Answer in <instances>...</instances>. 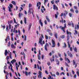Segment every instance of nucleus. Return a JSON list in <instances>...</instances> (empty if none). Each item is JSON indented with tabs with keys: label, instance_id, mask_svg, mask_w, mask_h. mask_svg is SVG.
Returning <instances> with one entry per match:
<instances>
[{
	"label": "nucleus",
	"instance_id": "f8f14e48",
	"mask_svg": "<svg viewBox=\"0 0 79 79\" xmlns=\"http://www.w3.org/2000/svg\"><path fill=\"white\" fill-rule=\"evenodd\" d=\"M4 53L5 56H6V55H7V53H9V52H8V51H7V50L6 49L5 50Z\"/></svg>",
	"mask_w": 79,
	"mask_h": 79
},
{
	"label": "nucleus",
	"instance_id": "ea45409f",
	"mask_svg": "<svg viewBox=\"0 0 79 79\" xmlns=\"http://www.w3.org/2000/svg\"><path fill=\"white\" fill-rule=\"evenodd\" d=\"M75 12H76V13L77 14V13H79V11H78V10H77V9H76L75 10Z\"/></svg>",
	"mask_w": 79,
	"mask_h": 79
},
{
	"label": "nucleus",
	"instance_id": "39448f33",
	"mask_svg": "<svg viewBox=\"0 0 79 79\" xmlns=\"http://www.w3.org/2000/svg\"><path fill=\"white\" fill-rule=\"evenodd\" d=\"M40 55H41L40 50H39V54L38 55V58L39 60H40V58H41V56H40Z\"/></svg>",
	"mask_w": 79,
	"mask_h": 79
},
{
	"label": "nucleus",
	"instance_id": "c756f323",
	"mask_svg": "<svg viewBox=\"0 0 79 79\" xmlns=\"http://www.w3.org/2000/svg\"><path fill=\"white\" fill-rule=\"evenodd\" d=\"M75 33H74V35H76V34H77V31L76 30H75Z\"/></svg>",
	"mask_w": 79,
	"mask_h": 79
},
{
	"label": "nucleus",
	"instance_id": "5701e85b",
	"mask_svg": "<svg viewBox=\"0 0 79 79\" xmlns=\"http://www.w3.org/2000/svg\"><path fill=\"white\" fill-rule=\"evenodd\" d=\"M9 57L10 59H12L11 58V52H10L9 54Z\"/></svg>",
	"mask_w": 79,
	"mask_h": 79
},
{
	"label": "nucleus",
	"instance_id": "de8ad7c7",
	"mask_svg": "<svg viewBox=\"0 0 79 79\" xmlns=\"http://www.w3.org/2000/svg\"><path fill=\"white\" fill-rule=\"evenodd\" d=\"M24 36H25L24 40H25L26 41V39L27 38V37L26 36V35H24Z\"/></svg>",
	"mask_w": 79,
	"mask_h": 79
},
{
	"label": "nucleus",
	"instance_id": "bf43d9fd",
	"mask_svg": "<svg viewBox=\"0 0 79 79\" xmlns=\"http://www.w3.org/2000/svg\"><path fill=\"white\" fill-rule=\"evenodd\" d=\"M14 23H16V19H14Z\"/></svg>",
	"mask_w": 79,
	"mask_h": 79
},
{
	"label": "nucleus",
	"instance_id": "49530a36",
	"mask_svg": "<svg viewBox=\"0 0 79 79\" xmlns=\"http://www.w3.org/2000/svg\"><path fill=\"white\" fill-rule=\"evenodd\" d=\"M70 50L71 52H72L73 51V48L72 47H70Z\"/></svg>",
	"mask_w": 79,
	"mask_h": 79
},
{
	"label": "nucleus",
	"instance_id": "e2e57ef3",
	"mask_svg": "<svg viewBox=\"0 0 79 79\" xmlns=\"http://www.w3.org/2000/svg\"><path fill=\"white\" fill-rule=\"evenodd\" d=\"M72 73H73V74L74 75V74H75V73H74V71L73 70H72Z\"/></svg>",
	"mask_w": 79,
	"mask_h": 79
},
{
	"label": "nucleus",
	"instance_id": "6e6d98bb",
	"mask_svg": "<svg viewBox=\"0 0 79 79\" xmlns=\"http://www.w3.org/2000/svg\"><path fill=\"white\" fill-rule=\"evenodd\" d=\"M61 21H62V23H63V19L62 18V17H61Z\"/></svg>",
	"mask_w": 79,
	"mask_h": 79
},
{
	"label": "nucleus",
	"instance_id": "a18cd8bd",
	"mask_svg": "<svg viewBox=\"0 0 79 79\" xmlns=\"http://www.w3.org/2000/svg\"><path fill=\"white\" fill-rule=\"evenodd\" d=\"M10 44H11V43L10 42H9L8 43V46L10 47Z\"/></svg>",
	"mask_w": 79,
	"mask_h": 79
},
{
	"label": "nucleus",
	"instance_id": "8fccbe9b",
	"mask_svg": "<svg viewBox=\"0 0 79 79\" xmlns=\"http://www.w3.org/2000/svg\"><path fill=\"white\" fill-rule=\"evenodd\" d=\"M44 48L45 50H46V51H47V47L44 46Z\"/></svg>",
	"mask_w": 79,
	"mask_h": 79
},
{
	"label": "nucleus",
	"instance_id": "603ef678",
	"mask_svg": "<svg viewBox=\"0 0 79 79\" xmlns=\"http://www.w3.org/2000/svg\"><path fill=\"white\" fill-rule=\"evenodd\" d=\"M74 9H75L76 10H77V7L76 6H74Z\"/></svg>",
	"mask_w": 79,
	"mask_h": 79
},
{
	"label": "nucleus",
	"instance_id": "473e14b6",
	"mask_svg": "<svg viewBox=\"0 0 79 79\" xmlns=\"http://www.w3.org/2000/svg\"><path fill=\"white\" fill-rule=\"evenodd\" d=\"M56 74L57 75V76H59V75H60V73H59L58 72H56Z\"/></svg>",
	"mask_w": 79,
	"mask_h": 79
},
{
	"label": "nucleus",
	"instance_id": "f257e3e1",
	"mask_svg": "<svg viewBox=\"0 0 79 79\" xmlns=\"http://www.w3.org/2000/svg\"><path fill=\"white\" fill-rule=\"evenodd\" d=\"M41 36H40L39 38V44L41 45L42 46H43V44L42 43V40H43V39H42V38H44V35H43L41 34Z\"/></svg>",
	"mask_w": 79,
	"mask_h": 79
},
{
	"label": "nucleus",
	"instance_id": "13d9d810",
	"mask_svg": "<svg viewBox=\"0 0 79 79\" xmlns=\"http://www.w3.org/2000/svg\"><path fill=\"white\" fill-rule=\"evenodd\" d=\"M63 16L64 17H66V14L65 13H64L63 14Z\"/></svg>",
	"mask_w": 79,
	"mask_h": 79
},
{
	"label": "nucleus",
	"instance_id": "3c124183",
	"mask_svg": "<svg viewBox=\"0 0 79 79\" xmlns=\"http://www.w3.org/2000/svg\"><path fill=\"white\" fill-rule=\"evenodd\" d=\"M44 23H45V24H46V25H47V21L46 20H45Z\"/></svg>",
	"mask_w": 79,
	"mask_h": 79
},
{
	"label": "nucleus",
	"instance_id": "6e6552de",
	"mask_svg": "<svg viewBox=\"0 0 79 79\" xmlns=\"http://www.w3.org/2000/svg\"><path fill=\"white\" fill-rule=\"evenodd\" d=\"M32 23H30L29 24V27H28V31H29L30 29H31V27H32Z\"/></svg>",
	"mask_w": 79,
	"mask_h": 79
},
{
	"label": "nucleus",
	"instance_id": "4c0bfd02",
	"mask_svg": "<svg viewBox=\"0 0 79 79\" xmlns=\"http://www.w3.org/2000/svg\"><path fill=\"white\" fill-rule=\"evenodd\" d=\"M62 74H63V75L64 76V74H65L64 73V72H62V73H60V76H61L62 75Z\"/></svg>",
	"mask_w": 79,
	"mask_h": 79
},
{
	"label": "nucleus",
	"instance_id": "9b49d317",
	"mask_svg": "<svg viewBox=\"0 0 79 79\" xmlns=\"http://www.w3.org/2000/svg\"><path fill=\"white\" fill-rule=\"evenodd\" d=\"M42 20L41 19L40 20L39 22H40V24L41 26L42 27L43 26V23H42V22H41Z\"/></svg>",
	"mask_w": 79,
	"mask_h": 79
},
{
	"label": "nucleus",
	"instance_id": "79ce46f5",
	"mask_svg": "<svg viewBox=\"0 0 79 79\" xmlns=\"http://www.w3.org/2000/svg\"><path fill=\"white\" fill-rule=\"evenodd\" d=\"M65 64L66 66H67V67H69V65L67 64V63H66V62H65Z\"/></svg>",
	"mask_w": 79,
	"mask_h": 79
},
{
	"label": "nucleus",
	"instance_id": "f704fd0d",
	"mask_svg": "<svg viewBox=\"0 0 79 79\" xmlns=\"http://www.w3.org/2000/svg\"><path fill=\"white\" fill-rule=\"evenodd\" d=\"M45 38L46 39H47V40H48V36H47V35H45Z\"/></svg>",
	"mask_w": 79,
	"mask_h": 79
},
{
	"label": "nucleus",
	"instance_id": "4468645a",
	"mask_svg": "<svg viewBox=\"0 0 79 79\" xmlns=\"http://www.w3.org/2000/svg\"><path fill=\"white\" fill-rule=\"evenodd\" d=\"M65 59L66 60H67L68 61V63H70V60H69V59L68 58H67L66 57L65 58Z\"/></svg>",
	"mask_w": 79,
	"mask_h": 79
},
{
	"label": "nucleus",
	"instance_id": "a211bd4d",
	"mask_svg": "<svg viewBox=\"0 0 79 79\" xmlns=\"http://www.w3.org/2000/svg\"><path fill=\"white\" fill-rule=\"evenodd\" d=\"M70 11L72 13H74V9H73V8H71L70 9Z\"/></svg>",
	"mask_w": 79,
	"mask_h": 79
},
{
	"label": "nucleus",
	"instance_id": "5fc2aeb1",
	"mask_svg": "<svg viewBox=\"0 0 79 79\" xmlns=\"http://www.w3.org/2000/svg\"><path fill=\"white\" fill-rule=\"evenodd\" d=\"M44 55H42L41 56V58L42 60L44 59Z\"/></svg>",
	"mask_w": 79,
	"mask_h": 79
},
{
	"label": "nucleus",
	"instance_id": "f3484780",
	"mask_svg": "<svg viewBox=\"0 0 79 79\" xmlns=\"http://www.w3.org/2000/svg\"><path fill=\"white\" fill-rule=\"evenodd\" d=\"M24 22L25 24H27V20H26V17H24Z\"/></svg>",
	"mask_w": 79,
	"mask_h": 79
},
{
	"label": "nucleus",
	"instance_id": "dca6fc26",
	"mask_svg": "<svg viewBox=\"0 0 79 79\" xmlns=\"http://www.w3.org/2000/svg\"><path fill=\"white\" fill-rule=\"evenodd\" d=\"M11 47L12 48H16V47L13 44L11 45Z\"/></svg>",
	"mask_w": 79,
	"mask_h": 79
},
{
	"label": "nucleus",
	"instance_id": "774afa93",
	"mask_svg": "<svg viewBox=\"0 0 79 79\" xmlns=\"http://www.w3.org/2000/svg\"><path fill=\"white\" fill-rule=\"evenodd\" d=\"M33 79H36V76H33Z\"/></svg>",
	"mask_w": 79,
	"mask_h": 79
},
{
	"label": "nucleus",
	"instance_id": "9d476101",
	"mask_svg": "<svg viewBox=\"0 0 79 79\" xmlns=\"http://www.w3.org/2000/svg\"><path fill=\"white\" fill-rule=\"evenodd\" d=\"M46 18L48 23H50V19L48 18V16H46Z\"/></svg>",
	"mask_w": 79,
	"mask_h": 79
},
{
	"label": "nucleus",
	"instance_id": "680f3d73",
	"mask_svg": "<svg viewBox=\"0 0 79 79\" xmlns=\"http://www.w3.org/2000/svg\"><path fill=\"white\" fill-rule=\"evenodd\" d=\"M65 13L66 14V15H68V11H67L65 10L64 11Z\"/></svg>",
	"mask_w": 79,
	"mask_h": 79
},
{
	"label": "nucleus",
	"instance_id": "864d4df0",
	"mask_svg": "<svg viewBox=\"0 0 79 79\" xmlns=\"http://www.w3.org/2000/svg\"><path fill=\"white\" fill-rule=\"evenodd\" d=\"M73 65H74V64H76V62L74 61V60H73Z\"/></svg>",
	"mask_w": 79,
	"mask_h": 79
},
{
	"label": "nucleus",
	"instance_id": "e433bc0d",
	"mask_svg": "<svg viewBox=\"0 0 79 79\" xmlns=\"http://www.w3.org/2000/svg\"><path fill=\"white\" fill-rule=\"evenodd\" d=\"M52 76L51 75H49V77H48V79H52Z\"/></svg>",
	"mask_w": 79,
	"mask_h": 79
},
{
	"label": "nucleus",
	"instance_id": "20e7f679",
	"mask_svg": "<svg viewBox=\"0 0 79 79\" xmlns=\"http://www.w3.org/2000/svg\"><path fill=\"white\" fill-rule=\"evenodd\" d=\"M38 74L39 75H38V78H42V72L40 71H39Z\"/></svg>",
	"mask_w": 79,
	"mask_h": 79
},
{
	"label": "nucleus",
	"instance_id": "412c9836",
	"mask_svg": "<svg viewBox=\"0 0 79 79\" xmlns=\"http://www.w3.org/2000/svg\"><path fill=\"white\" fill-rule=\"evenodd\" d=\"M52 45H55V41L53 40H52Z\"/></svg>",
	"mask_w": 79,
	"mask_h": 79
},
{
	"label": "nucleus",
	"instance_id": "69168bd1",
	"mask_svg": "<svg viewBox=\"0 0 79 79\" xmlns=\"http://www.w3.org/2000/svg\"><path fill=\"white\" fill-rule=\"evenodd\" d=\"M18 32H19V35H20V31L19 30H18Z\"/></svg>",
	"mask_w": 79,
	"mask_h": 79
},
{
	"label": "nucleus",
	"instance_id": "c85d7f7f",
	"mask_svg": "<svg viewBox=\"0 0 79 79\" xmlns=\"http://www.w3.org/2000/svg\"><path fill=\"white\" fill-rule=\"evenodd\" d=\"M9 6L11 8H13V5L11 4H10Z\"/></svg>",
	"mask_w": 79,
	"mask_h": 79
},
{
	"label": "nucleus",
	"instance_id": "37998d69",
	"mask_svg": "<svg viewBox=\"0 0 79 79\" xmlns=\"http://www.w3.org/2000/svg\"><path fill=\"white\" fill-rule=\"evenodd\" d=\"M25 74L26 76H28V73L27 72H25Z\"/></svg>",
	"mask_w": 79,
	"mask_h": 79
},
{
	"label": "nucleus",
	"instance_id": "ddd939ff",
	"mask_svg": "<svg viewBox=\"0 0 79 79\" xmlns=\"http://www.w3.org/2000/svg\"><path fill=\"white\" fill-rule=\"evenodd\" d=\"M54 36L56 37V39H58V34L57 33H56L54 34Z\"/></svg>",
	"mask_w": 79,
	"mask_h": 79
},
{
	"label": "nucleus",
	"instance_id": "72a5a7b5",
	"mask_svg": "<svg viewBox=\"0 0 79 79\" xmlns=\"http://www.w3.org/2000/svg\"><path fill=\"white\" fill-rule=\"evenodd\" d=\"M49 34L50 35H51V36H52V35H53V33L52 32H49Z\"/></svg>",
	"mask_w": 79,
	"mask_h": 79
},
{
	"label": "nucleus",
	"instance_id": "a878e982",
	"mask_svg": "<svg viewBox=\"0 0 79 79\" xmlns=\"http://www.w3.org/2000/svg\"><path fill=\"white\" fill-rule=\"evenodd\" d=\"M64 46H63V48H66V44L65 43H64Z\"/></svg>",
	"mask_w": 79,
	"mask_h": 79
},
{
	"label": "nucleus",
	"instance_id": "0eeeda50",
	"mask_svg": "<svg viewBox=\"0 0 79 79\" xmlns=\"http://www.w3.org/2000/svg\"><path fill=\"white\" fill-rule=\"evenodd\" d=\"M66 33H67V34H68V35H69V34H70V35L71 37H72V36H71V32H68V30H66Z\"/></svg>",
	"mask_w": 79,
	"mask_h": 79
},
{
	"label": "nucleus",
	"instance_id": "2eb2a0df",
	"mask_svg": "<svg viewBox=\"0 0 79 79\" xmlns=\"http://www.w3.org/2000/svg\"><path fill=\"white\" fill-rule=\"evenodd\" d=\"M60 37L61 38V39H64V38L65 37V35H60Z\"/></svg>",
	"mask_w": 79,
	"mask_h": 79
},
{
	"label": "nucleus",
	"instance_id": "7c9ffc66",
	"mask_svg": "<svg viewBox=\"0 0 79 79\" xmlns=\"http://www.w3.org/2000/svg\"><path fill=\"white\" fill-rule=\"evenodd\" d=\"M69 16H70L71 18V17H72V16L73 15H72V14L71 13H69Z\"/></svg>",
	"mask_w": 79,
	"mask_h": 79
},
{
	"label": "nucleus",
	"instance_id": "4be33fe9",
	"mask_svg": "<svg viewBox=\"0 0 79 79\" xmlns=\"http://www.w3.org/2000/svg\"><path fill=\"white\" fill-rule=\"evenodd\" d=\"M56 6L55 5H53V9L54 10H56Z\"/></svg>",
	"mask_w": 79,
	"mask_h": 79
},
{
	"label": "nucleus",
	"instance_id": "7ed1b4c3",
	"mask_svg": "<svg viewBox=\"0 0 79 79\" xmlns=\"http://www.w3.org/2000/svg\"><path fill=\"white\" fill-rule=\"evenodd\" d=\"M65 28H66V23L64 24V27L61 28V30H62V31H63L64 33H65V32H66V31L65 30Z\"/></svg>",
	"mask_w": 79,
	"mask_h": 79
},
{
	"label": "nucleus",
	"instance_id": "bb28decb",
	"mask_svg": "<svg viewBox=\"0 0 79 79\" xmlns=\"http://www.w3.org/2000/svg\"><path fill=\"white\" fill-rule=\"evenodd\" d=\"M8 8H9V11L10 12H11L12 10H11V7H10L9 6H8Z\"/></svg>",
	"mask_w": 79,
	"mask_h": 79
},
{
	"label": "nucleus",
	"instance_id": "cd10ccee",
	"mask_svg": "<svg viewBox=\"0 0 79 79\" xmlns=\"http://www.w3.org/2000/svg\"><path fill=\"white\" fill-rule=\"evenodd\" d=\"M21 15H23V14H21V13H19V18H21Z\"/></svg>",
	"mask_w": 79,
	"mask_h": 79
},
{
	"label": "nucleus",
	"instance_id": "f03ea898",
	"mask_svg": "<svg viewBox=\"0 0 79 79\" xmlns=\"http://www.w3.org/2000/svg\"><path fill=\"white\" fill-rule=\"evenodd\" d=\"M67 44H68V47L69 48H71V45H70V44H69V35H68L67 36Z\"/></svg>",
	"mask_w": 79,
	"mask_h": 79
},
{
	"label": "nucleus",
	"instance_id": "c03bdc74",
	"mask_svg": "<svg viewBox=\"0 0 79 79\" xmlns=\"http://www.w3.org/2000/svg\"><path fill=\"white\" fill-rule=\"evenodd\" d=\"M8 24L9 25V29H11V26L10 24H9V23H8Z\"/></svg>",
	"mask_w": 79,
	"mask_h": 79
},
{
	"label": "nucleus",
	"instance_id": "423d86ee",
	"mask_svg": "<svg viewBox=\"0 0 79 79\" xmlns=\"http://www.w3.org/2000/svg\"><path fill=\"white\" fill-rule=\"evenodd\" d=\"M67 54L69 56H70V58H72L73 57V54L71 52H69V51H67Z\"/></svg>",
	"mask_w": 79,
	"mask_h": 79
},
{
	"label": "nucleus",
	"instance_id": "09e8293b",
	"mask_svg": "<svg viewBox=\"0 0 79 79\" xmlns=\"http://www.w3.org/2000/svg\"><path fill=\"white\" fill-rule=\"evenodd\" d=\"M76 77H77V75L76 74H75L73 76V77L74 78H76Z\"/></svg>",
	"mask_w": 79,
	"mask_h": 79
},
{
	"label": "nucleus",
	"instance_id": "393cba45",
	"mask_svg": "<svg viewBox=\"0 0 79 79\" xmlns=\"http://www.w3.org/2000/svg\"><path fill=\"white\" fill-rule=\"evenodd\" d=\"M11 3L14 5H16V2H15L12 1Z\"/></svg>",
	"mask_w": 79,
	"mask_h": 79
},
{
	"label": "nucleus",
	"instance_id": "6ab92c4d",
	"mask_svg": "<svg viewBox=\"0 0 79 79\" xmlns=\"http://www.w3.org/2000/svg\"><path fill=\"white\" fill-rule=\"evenodd\" d=\"M39 4L40 5H41V2H37V5H36L37 6V7L39 6Z\"/></svg>",
	"mask_w": 79,
	"mask_h": 79
},
{
	"label": "nucleus",
	"instance_id": "aec40b11",
	"mask_svg": "<svg viewBox=\"0 0 79 79\" xmlns=\"http://www.w3.org/2000/svg\"><path fill=\"white\" fill-rule=\"evenodd\" d=\"M77 48H76V47H75L74 49H73V50H74V51L75 52H76V53H77Z\"/></svg>",
	"mask_w": 79,
	"mask_h": 79
},
{
	"label": "nucleus",
	"instance_id": "052dcab7",
	"mask_svg": "<svg viewBox=\"0 0 79 79\" xmlns=\"http://www.w3.org/2000/svg\"><path fill=\"white\" fill-rule=\"evenodd\" d=\"M47 64L48 66H50V62H48L47 63Z\"/></svg>",
	"mask_w": 79,
	"mask_h": 79
},
{
	"label": "nucleus",
	"instance_id": "338daca9",
	"mask_svg": "<svg viewBox=\"0 0 79 79\" xmlns=\"http://www.w3.org/2000/svg\"><path fill=\"white\" fill-rule=\"evenodd\" d=\"M77 29H79V25H77Z\"/></svg>",
	"mask_w": 79,
	"mask_h": 79
},
{
	"label": "nucleus",
	"instance_id": "4d7b16f0",
	"mask_svg": "<svg viewBox=\"0 0 79 79\" xmlns=\"http://www.w3.org/2000/svg\"><path fill=\"white\" fill-rule=\"evenodd\" d=\"M77 74L78 75V76H79V71L77 72Z\"/></svg>",
	"mask_w": 79,
	"mask_h": 79
},
{
	"label": "nucleus",
	"instance_id": "a19ab883",
	"mask_svg": "<svg viewBox=\"0 0 79 79\" xmlns=\"http://www.w3.org/2000/svg\"><path fill=\"white\" fill-rule=\"evenodd\" d=\"M48 46V43H46L45 44V47H47V46Z\"/></svg>",
	"mask_w": 79,
	"mask_h": 79
},
{
	"label": "nucleus",
	"instance_id": "0e129e2a",
	"mask_svg": "<svg viewBox=\"0 0 79 79\" xmlns=\"http://www.w3.org/2000/svg\"><path fill=\"white\" fill-rule=\"evenodd\" d=\"M15 9H16V10H17L18 9V7L16 6H15Z\"/></svg>",
	"mask_w": 79,
	"mask_h": 79
},
{
	"label": "nucleus",
	"instance_id": "b1692460",
	"mask_svg": "<svg viewBox=\"0 0 79 79\" xmlns=\"http://www.w3.org/2000/svg\"><path fill=\"white\" fill-rule=\"evenodd\" d=\"M6 30L7 32H8L9 31V30H8V26H6Z\"/></svg>",
	"mask_w": 79,
	"mask_h": 79
},
{
	"label": "nucleus",
	"instance_id": "1a4fd4ad",
	"mask_svg": "<svg viewBox=\"0 0 79 79\" xmlns=\"http://www.w3.org/2000/svg\"><path fill=\"white\" fill-rule=\"evenodd\" d=\"M16 60L15 59H13L12 61H10V62L12 64H13L14 62H15V63H16Z\"/></svg>",
	"mask_w": 79,
	"mask_h": 79
},
{
	"label": "nucleus",
	"instance_id": "c9c22d12",
	"mask_svg": "<svg viewBox=\"0 0 79 79\" xmlns=\"http://www.w3.org/2000/svg\"><path fill=\"white\" fill-rule=\"evenodd\" d=\"M5 65H6V66H4V69H6V66H7L6 63L5 64Z\"/></svg>",
	"mask_w": 79,
	"mask_h": 79
},
{
	"label": "nucleus",
	"instance_id": "2f4dec72",
	"mask_svg": "<svg viewBox=\"0 0 79 79\" xmlns=\"http://www.w3.org/2000/svg\"><path fill=\"white\" fill-rule=\"evenodd\" d=\"M55 18L56 19H57L58 18V15H57L56 14H55Z\"/></svg>",
	"mask_w": 79,
	"mask_h": 79
},
{
	"label": "nucleus",
	"instance_id": "58836bf2",
	"mask_svg": "<svg viewBox=\"0 0 79 79\" xmlns=\"http://www.w3.org/2000/svg\"><path fill=\"white\" fill-rule=\"evenodd\" d=\"M47 2H48V0H44V4H45Z\"/></svg>",
	"mask_w": 79,
	"mask_h": 79
}]
</instances>
